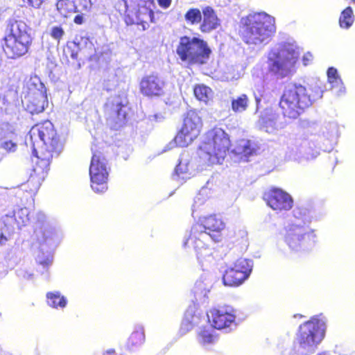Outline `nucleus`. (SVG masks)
Segmentation results:
<instances>
[{"label": "nucleus", "instance_id": "obj_8", "mask_svg": "<svg viewBox=\"0 0 355 355\" xmlns=\"http://www.w3.org/2000/svg\"><path fill=\"white\" fill-rule=\"evenodd\" d=\"M324 337L323 324L316 317H312L299 326L295 334V342L302 349H313Z\"/></svg>", "mask_w": 355, "mask_h": 355}, {"label": "nucleus", "instance_id": "obj_16", "mask_svg": "<svg viewBox=\"0 0 355 355\" xmlns=\"http://www.w3.org/2000/svg\"><path fill=\"white\" fill-rule=\"evenodd\" d=\"M235 320L234 311L228 306L215 307L209 311V320L214 329L229 328L235 323Z\"/></svg>", "mask_w": 355, "mask_h": 355}, {"label": "nucleus", "instance_id": "obj_24", "mask_svg": "<svg viewBox=\"0 0 355 355\" xmlns=\"http://www.w3.org/2000/svg\"><path fill=\"white\" fill-rule=\"evenodd\" d=\"M250 105V98L245 94H242L231 101V108L235 113H242L245 112Z\"/></svg>", "mask_w": 355, "mask_h": 355}, {"label": "nucleus", "instance_id": "obj_19", "mask_svg": "<svg viewBox=\"0 0 355 355\" xmlns=\"http://www.w3.org/2000/svg\"><path fill=\"white\" fill-rule=\"evenodd\" d=\"M202 12L203 15V19L200 26V30L202 33H209L220 26V19L211 7H205L202 9Z\"/></svg>", "mask_w": 355, "mask_h": 355}, {"label": "nucleus", "instance_id": "obj_40", "mask_svg": "<svg viewBox=\"0 0 355 355\" xmlns=\"http://www.w3.org/2000/svg\"><path fill=\"white\" fill-rule=\"evenodd\" d=\"M312 60V55L309 53H306L302 58L304 65L309 64V62Z\"/></svg>", "mask_w": 355, "mask_h": 355}, {"label": "nucleus", "instance_id": "obj_3", "mask_svg": "<svg viewBox=\"0 0 355 355\" xmlns=\"http://www.w3.org/2000/svg\"><path fill=\"white\" fill-rule=\"evenodd\" d=\"M241 37L250 45L263 43L276 31L275 18L264 12L249 14L241 19Z\"/></svg>", "mask_w": 355, "mask_h": 355}, {"label": "nucleus", "instance_id": "obj_11", "mask_svg": "<svg viewBox=\"0 0 355 355\" xmlns=\"http://www.w3.org/2000/svg\"><path fill=\"white\" fill-rule=\"evenodd\" d=\"M202 121L198 113L193 110L187 111L180 129L174 137L176 146L187 147L200 135Z\"/></svg>", "mask_w": 355, "mask_h": 355}, {"label": "nucleus", "instance_id": "obj_2", "mask_svg": "<svg viewBox=\"0 0 355 355\" xmlns=\"http://www.w3.org/2000/svg\"><path fill=\"white\" fill-rule=\"evenodd\" d=\"M311 94L300 84H292L284 89L279 102L282 115L289 119H298L313 101L322 97L319 86L311 88Z\"/></svg>", "mask_w": 355, "mask_h": 355}, {"label": "nucleus", "instance_id": "obj_39", "mask_svg": "<svg viewBox=\"0 0 355 355\" xmlns=\"http://www.w3.org/2000/svg\"><path fill=\"white\" fill-rule=\"evenodd\" d=\"M8 240V237L0 231V247L5 245Z\"/></svg>", "mask_w": 355, "mask_h": 355}, {"label": "nucleus", "instance_id": "obj_46", "mask_svg": "<svg viewBox=\"0 0 355 355\" xmlns=\"http://www.w3.org/2000/svg\"><path fill=\"white\" fill-rule=\"evenodd\" d=\"M141 25H142V27H143V30L145 29V23L143 21H141V23H140Z\"/></svg>", "mask_w": 355, "mask_h": 355}, {"label": "nucleus", "instance_id": "obj_20", "mask_svg": "<svg viewBox=\"0 0 355 355\" xmlns=\"http://www.w3.org/2000/svg\"><path fill=\"white\" fill-rule=\"evenodd\" d=\"M259 150V144L250 139H241L236 146L237 153L245 157L257 155Z\"/></svg>", "mask_w": 355, "mask_h": 355}, {"label": "nucleus", "instance_id": "obj_9", "mask_svg": "<svg viewBox=\"0 0 355 355\" xmlns=\"http://www.w3.org/2000/svg\"><path fill=\"white\" fill-rule=\"evenodd\" d=\"M110 169L108 160L103 152L99 150L93 151L89 173L91 187L96 193L107 191Z\"/></svg>", "mask_w": 355, "mask_h": 355}, {"label": "nucleus", "instance_id": "obj_10", "mask_svg": "<svg viewBox=\"0 0 355 355\" xmlns=\"http://www.w3.org/2000/svg\"><path fill=\"white\" fill-rule=\"evenodd\" d=\"M24 101L26 110L32 114L42 113L47 107L49 102L46 89L37 76L31 77L26 83Z\"/></svg>", "mask_w": 355, "mask_h": 355}, {"label": "nucleus", "instance_id": "obj_29", "mask_svg": "<svg viewBox=\"0 0 355 355\" xmlns=\"http://www.w3.org/2000/svg\"><path fill=\"white\" fill-rule=\"evenodd\" d=\"M202 13L198 8H189L184 15L185 21L191 25L198 24L202 20Z\"/></svg>", "mask_w": 355, "mask_h": 355}, {"label": "nucleus", "instance_id": "obj_21", "mask_svg": "<svg viewBox=\"0 0 355 355\" xmlns=\"http://www.w3.org/2000/svg\"><path fill=\"white\" fill-rule=\"evenodd\" d=\"M125 106V105L121 102L116 104L114 116H111L109 119L112 129L118 130L125 124L127 113L123 110Z\"/></svg>", "mask_w": 355, "mask_h": 355}, {"label": "nucleus", "instance_id": "obj_37", "mask_svg": "<svg viewBox=\"0 0 355 355\" xmlns=\"http://www.w3.org/2000/svg\"><path fill=\"white\" fill-rule=\"evenodd\" d=\"M73 22L76 24L81 25L84 22V17L83 15H77L73 18Z\"/></svg>", "mask_w": 355, "mask_h": 355}, {"label": "nucleus", "instance_id": "obj_7", "mask_svg": "<svg viewBox=\"0 0 355 355\" xmlns=\"http://www.w3.org/2000/svg\"><path fill=\"white\" fill-rule=\"evenodd\" d=\"M176 53L182 62L189 64H203L207 62L211 51L202 39L185 35L180 38Z\"/></svg>", "mask_w": 355, "mask_h": 355}, {"label": "nucleus", "instance_id": "obj_22", "mask_svg": "<svg viewBox=\"0 0 355 355\" xmlns=\"http://www.w3.org/2000/svg\"><path fill=\"white\" fill-rule=\"evenodd\" d=\"M193 94L199 101L207 104L212 98L213 91L204 84H196L193 86Z\"/></svg>", "mask_w": 355, "mask_h": 355}, {"label": "nucleus", "instance_id": "obj_17", "mask_svg": "<svg viewBox=\"0 0 355 355\" xmlns=\"http://www.w3.org/2000/svg\"><path fill=\"white\" fill-rule=\"evenodd\" d=\"M312 235L310 233L304 232L299 227H295L287 232L285 241L293 252H300L306 248L312 241Z\"/></svg>", "mask_w": 355, "mask_h": 355}, {"label": "nucleus", "instance_id": "obj_23", "mask_svg": "<svg viewBox=\"0 0 355 355\" xmlns=\"http://www.w3.org/2000/svg\"><path fill=\"white\" fill-rule=\"evenodd\" d=\"M198 320L199 317L195 314L192 309L187 310L180 327L181 333L184 334L190 331L198 323Z\"/></svg>", "mask_w": 355, "mask_h": 355}, {"label": "nucleus", "instance_id": "obj_42", "mask_svg": "<svg viewBox=\"0 0 355 355\" xmlns=\"http://www.w3.org/2000/svg\"><path fill=\"white\" fill-rule=\"evenodd\" d=\"M103 355H115V352L114 349H110L107 351Z\"/></svg>", "mask_w": 355, "mask_h": 355}, {"label": "nucleus", "instance_id": "obj_41", "mask_svg": "<svg viewBox=\"0 0 355 355\" xmlns=\"http://www.w3.org/2000/svg\"><path fill=\"white\" fill-rule=\"evenodd\" d=\"M85 44H89L90 45V49H94L93 44L92 43V42L88 38H86L85 40Z\"/></svg>", "mask_w": 355, "mask_h": 355}, {"label": "nucleus", "instance_id": "obj_13", "mask_svg": "<svg viewBox=\"0 0 355 355\" xmlns=\"http://www.w3.org/2000/svg\"><path fill=\"white\" fill-rule=\"evenodd\" d=\"M166 83L157 73L141 77L139 83L140 94L148 98H157L164 95Z\"/></svg>", "mask_w": 355, "mask_h": 355}, {"label": "nucleus", "instance_id": "obj_5", "mask_svg": "<svg viewBox=\"0 0 355 355\" xmlns=\"http://www.w3.org/2000/svg\"><path fill=\"white\" fill-rule=\"evenodd\" d=\"M299 52L289 43L281 44L269 51L267 56L268 71L277 78L283 79L295 71Z\"/></svg>", "mask_w": 355, "mask_h": 355}, {"label": "nucleus", "instance_id": "obj_35", "mask_svg": "<svg viewBox=\"0 0 355 355\" xmlns=\"http://www.w3.org/2000/svg\"><path fill=\"white\" fill-rule=\"evenodd\" d=\"M1 148L8 153L15 152L17 148V142L16 139L5 141L1 144Z\"/></svg>", "mask_w": 355, "mask_h": 355}, {"label": "nucleus", "instance_id": "obj_1", "mask_svg": "<svg viewBox=\"0 0 355 355\" xmlns=\"http://www.w3.org/2000/svg\"><path fill=\"white\" fill-rule=\"evenodd\" d=\"M33 143L34 164L28 180L17 191L21 202L33 204L42 183L47 178L53 157H58L63 148V141L53 124L49 120L33 125L30 130Z\"/></svg>", "mask_w": 355, "mask_h": 355}, {"label": "nucleus", "instance_id": "obj_27", "mask_svg": "<svg viewBox=\"0 0 355 355\" xmlns=\"http://www.w3.org/2000/svg\"><path fill=\"white\" fill-rule=\"evenodd\" d=\"M47 304L52 308H64L67 301L59 292H49L46 293Z\"/></svg>", "mask_w": 355, "mask_h": 355}, {"label": "nucleus", "instance_id": "obj_31", "mask_svg": "<svg viewBox=\"0 0 355 355\" xmlns=\"http://www.w3.org/2000/svg\"><path fill=\"white\" fill-rule=\"evenodd\" d=\"M327 78L329 83L333 86H338L341 83V78L338 74V71L333 67L327 69Z\"/></svg>", "mask_w": 355, "mask_h": 355}, {"label": "nucleus", "instance_id": "obj_6", "mask_svg": "<svg viewBox=\"0 0 355 355\" xmlns=\"http://www.w3.org/2000/svg\"><path fill=\"white\" fill-rule=\"evenodd\" d=\"M2 49L8 59H17L28 51L32 38L26 30V24L21 20L10 23V32L3 39Z\"/></svg>", "mask_w": 355, "mask_h": 355}, {"label": "nucleus", "instance_id": "obj_33", "mask_svg": "<svg viewBox=\"0 0 355 355\" xmlns=\"http://www.w3.org/2000/svg\"><path fill=\"white\" fill-rule=\"evenodd\" d=\"M50 35L59 42L64 35V31L61 26H55L52 27Z\"/></svg>", "mask_w": 355, "mask_h": 355}, {"label": "nucleus", "instance_id": "obj_25", "mask_svg": "<svg viewBox=\"0 0 355 355\" xmlns=\"http://www.w3.org/2000/svg\"><path fill=\"white\" fill-rule=\"evenodd\" d=\"M144 342V330L142 327H139L133 331L130 334L128 340V346L130 348H136L143 345Z\"/></svg>", "mask_w": 355, "mask_h": 355}, {"label": "nucleus", "instance_id": "obj_45", "mask_svg": "<svg viewBox=\"0 0 355 355\" xmlns=\"http://www.w3.org/2000/svg\"><path fill=\"white\" fill-rule=\"evenodd\" d=\"M241 234H242L243 237H246L248 235V233L246 232H242Z\"/></svg>", "mask_w": 355, "mask_h": 355}, {"label": "nucleus", "instance_id": "obj_28", "mask_svg": "<svg viewBox=\"0 0 355 355\" xmlns=\"http://www.w3.org/2000/svg\"><path fill=\"white\" fill-rule=\"evenodd\" d=\"M354 23V15L350 6L345 8L339 17V25L343 28H349Z\"/></svg>", "mask_w": 355, "mask_h": 355}, {"label": "nucleus", "instance_id": "obj_18", "mask_svg": "<svg viewBox=\"0 0 355 355\" xmlns=\"http://www.w3.org/2000/svg\"><path fill=\"white\" fill-rule=\"evenodd\" d=\"M209 239H211L210 236L207 234V232L200 229L199 225L194 223L191 228L189 236L184 245H191L195 250L199 252L209 248Z\"/></svg>", "mask_w": 355, "mask_h": 355}, {"label": "nucleus", "instance_id": "obj_34", "mask_svg": "<svg viewBox=\"0 0 355 355\" xmlns=\"http://www.w3.org/2000/svg\"><path fill=\"white\" fill-rule=\"evenodd\" d=\"M52 261L53 257L50 254L44 256L43 253H41V254H38L37 257V262L44 268L49 267L51 264Z\"/></svg>", "mask_w": 355, "mask_h": 355}, {"label": "nucleus", "instance_id": "obj_43", "mask_svg": "<svg viewBox=\"0 0 355 355\" xmlns=\"http://www.w3.org/2000/svg\"><path fill=\"white\" fill-rule=\"evenodd\" d=\"M71 57L73 59H77L78 58V53L77 52H73V51H71V54H70Z\"/></svg>", "mask_w": 355, "mask_h": 355}, {"label": "nucleus", "instance_id": "obj_36", "mask_svg": "<svg viewBox=\"0 0 355 355\" xmlns=\"http://www.w3.org/2000/svg\"><path fill=\"white\" fill-rule=\"evenodd\" d=\"M144 2V0H125V5L128 6L129 3L130 6L139 7Z\"/></svg>", "mask_w": 355, "mask_h": 355}, {"label": "nucleus", "instance_id": "obj_44", "mask_svg": "<svg viewBox=\"0 0 355 355\" xmlns=\"http://www.w3.org/2000/svg\"><path fill=\"white\" fill-rule=\"evenodd\" d=\"M147 12L148 14L150 15V16H153V12L152 10H147Z\"/></svg>", "mask_w": 355, "mask_h": 355}, {"label": "nucleus", "instance_id": "obj_38", "mask_svg": "<svg viewBox=\"0 0 355 355\" xmlns=\"http://www.w3.org/2000/svg\"><path fill=\"white\" fill-rule=\"evenodd\" d=\"M159 5L164 8H167L171 3V0H157Z\"/></svg>", "mask_w": 355, "mask_h": 355}, {"label": "nucleus", "instance_id": "obj_14", "mask_svg": "<svg viewBox=\"0 0 355 355\" xmlns=\"http://www.w3.org/2000/svg\"><path fill=\"white\" fill-rule=\"evenodd\" d=\"M263 199L267 205L275 211H288L293 206L291 195L277 187H271L264 192Z\"/></svg>", "mask_w": 355, "mask_h": 355}, {"label": "nucleus", "instance_id": "obj_15", "mask_svg": "<svg viewBox=\"0 0 355 355\" xmlns=\"http://www.w3.org/2000/svg\"><path fill=\"white\" fill-rule=\"evenodd\" d=\"M195 224L199 225L200 229L207 232L214 242L222 241V232L225 228V223L218 214H211L200 217Z\"/></svg>", "mask_w": 355, "mask_h": 355}, {"label": "nucleus", "instance_id": "obj_12", "mask_svg": "<svg viewBox=\"0 0 355 355\" xmlns=\"http://www.w3.org/2000/svg\"><path fill=\"white\" fill-rule=\"evenodd\" d=\"M251 271L250 261L247 259L239 258L231 267L225 270L223 282L225 286H239L249 277Z\"/></svg>", "mask_w": 355, "mask_h": 355}, {"label": "nucleus", "instance_id": "obj_30", "mask_svg": "<svg viewBox=\"0 0 355 355\" xmlns=\"http://www.w3.org/2000/svg\"><path fill=\"white\" fill-rule=\"evenodd\" d=\"M37 232V240L40 243H46L48 241L51 240L54 234V231L49 227L40 228Z\"/></svg>", "mask_w": 355, "mask_h": 355}, {"label": "nucleus", "instance_id": "obj_4", "mask_svg": "<svg viewBox=\"0 0 355 355\" xmlns=\"http://www.w3.org/2000/svg\"><path fill=\"white\" fill-rule=\"evenodd\" d=\"M231 146L229 135L221 128L215 126L205 133V140L198 147V155L207 164H220Z\"/></svg>", "mask_w": 355, "mask_h": 355}, {"label": "nucleus", "instance_id": "obj_26", "mask_svg": "<svg viewBox=\"0 0 355 355\" xmlns=\"http://www.w3.org/2000/svg\"><path fill=\"white\" fill-rule=\"evenodd\" d=\"M197 338L201 345H206L214 343L217 336L211 328L204 327L198 332Z\"/></svg>", "mask_w": 355, "mask_h": 355}, {"label": "nucleus", "instance_id": "obj_32", "mask_svg": "<svg viewBox=\"0 0 355 355\" xmlns=\"http://www.w3.org/2000/svg\"><path fill=\"white\" fill-rule=\"evenodd\" d=\"M14 217L16 221L19 224L24 225L28 220V211L26 209H20L14 213Z\"/></svg>", "mask_w": 355, "mask_h": 355}]
</instances>
